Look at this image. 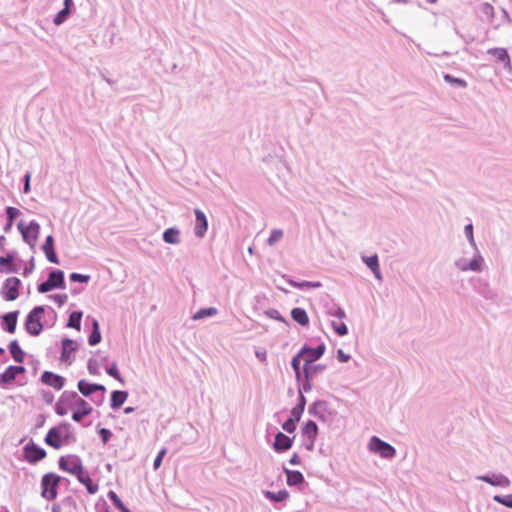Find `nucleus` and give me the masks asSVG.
Here are the masks:
<instances>
[{
  "label": "nucleus",
  "mask_w": 512,
  "mask_h": 512,
  "mask_svg": "<svg viewBox=\"0 0 512 512\" xmlns=\"http://www.w3.org/2000/svg\"><path fill=\"white\" fill-rule=\"evenodd\" d=\"M45 311L44 306L34 307L27 315L24 327L28 334L31 336H38L43 330L41 316Z\"/></svg>",
  "instance_id": "obj_1"
},
{
  "label": "nucleus",
  "mask_w": 512,
  "mask_h": 512,
  "mask_svg": "<svg viewBox=\"0 0 512 512\" xmlns=\"http://www.w3.org/2000/svg\"><path fill=\"white\" fill-rule=\"evenodd\" d=\"M19 232L22 235L23 241L27 243L30 248L34 249L40 233V225L37 221L32 220L28 225L24 221H20L17 225Z\"/></svg>",
  "instance_id": "obj_2"
},
{
  "label": "nucleus",
  "mask_w": 512,
  "mask_h": 512,
  "mask_svg": "<svg viewBox=\"0 0 512 512\" xmlns=\"http://www.w3.org/2000/svg\"><path fill=\"white\" fill-rule=\"evenodd\" d=\"M454 265L462 272L473 271L479 273L484 270V258L480 251H474L471 260L468 261L466 258L461 257L455 260Z\"/></svg>",
  "instance_id": "obj_3"
},
{
  "label": "nucleus",
  "mask_w": 512,
  "mask_h": 512,
  "mask_svg": "<svg viewBox=\"0 0 512 512\" xmlns=\"http://www.w3.org/2000/svg\"><path fill=\"white\" fill-rule=\"evenodd\" d=\"M61 477L54 473H47L42 477L41 496L47 500H54L57 497V488Z\"/></svg>",
  "instance_id": "obj_4"
},
{
  "label": "nucleus",
  "mask_w": 512,
  "mask_h": 512,
  "mask_svg": "<svg viewBox=\"0 0 512 512\" xmlns=\"http://www.w3.org/2000/svg\"><path fill=\"white\" fill-rule=\"evenodd\" d=\"M56 288H65L64 272L62 270H52L48 279L38 285L37 290L44 294Z\"/></svg>",
  "instance_id": "obj_5"
},
{
  "label": "nucleus",
  "mask_w": 512,
  "mask_h": 512,
  "mask_svg": "<svg viewBox=\"0 0 512 512\" xmlns=\"http://www.w3.org/2000/svg\"><path fill=\"white\" fill-rule=\"evenodd\" d=\"M58 465L61 470L74 476H77L84 469L82 460L77 455L61 456Z\"/></svg>",
  "instance_id": "obj_6"
},
{
  "label": "nucleus",
  "mask_w": 512,
  "mask_h": 512,
  "mask_svg": "<svg viewBox=\"0 0 512 512\" xmlns=\"http://www.w3.org/2000/svg\"><path fill=\"white\" fill-rule=\"evenodd\" d=\"M369 449L371 452L379 454L381 457L391 459L395 456L396 450L389 443L373 436L369 441Z\"/></svg>",
  "instance_id": "obj_7"
},
{
  "label": "nucleus",
  "mask_w": 512,
  "mask_h": 512,
  "mask_svg": "<svg viewBox=\"0 0 512 512\" xmlns=\"http://www.w3.org/2000/svg\"><path fill=\"white\" fill-rule=\"evenodd\" d=\"M71 428L69 423H61L59 426L49 429L45 437V443L54 449H60L63 446L62 435L63 430L67 431Z\"/></svg>",
  "instance_id": "obj_8"
},
{
  "label": "nucleus",
  "mask_w": 512,
  "mask_h": 512,
  "mask_svg": "<svg viewBox=\"0 0 512 512\" xmlns=\"http://www.w3.org/2000/svg\"><path fill=\"white\" fill-rule=\"evenodd\" d=\"M21 281L17 277H10L5 280L2 287V296L7 301H14L19 296Z\"/></svg>",
  "instance_id": "obj_9"
},
{
  "label": "nucleus",
  "mask_w": 512,
  "mask_h": 512,
  "mask_svg": "<svg viewBox=\"0 0 512 512\" xmlns=\"http://www.w3.org/2000/svg\"><path fill=\"white\" fill-rule=\"evenodd\" d=\"M325 344L321 343L315 348L308 347L304 345L300 351L299 356H302L304 360V364H312L316 360L320 359L325 352Z\"/></svg>",
  "instance_id": "obj_10"
},
{
  "label": "nucleus",
  "mask_w": 512,
  "mask_h": 512,
  "mask_svg": "<svg viewBox=\"0 0 512 512\" xmlns=\"http://www.w3.org/2000/svg\"><path fill=\"white\" fill-rule=\"evenodd\" d=\"M473 288L477 294L486 300H494L497 297L496 290L491 287L486 279L476 278L474 280Z\"/></svg>",
  "instance_id": "obj_11"
},
{
  "label": "nucleus",
  "mask_w": 512,
  "mask_h": 512,
  "mask_svg": "<svg viewBox=\"0 0 512 512\" xmlns=\"http://www.w3.org/2000/svg\"><path fill=\"white\" fill-rule=\"evenodd\" d=\"M41 382L53 389L59 391L65 385V378L61 375L55 374L51 371H44L40 378Z\"/></svg>",
  "instance_id": "obj_12"
},
{
  "label": "nucleus",
  "mask_w": 512,
  "mask_h": 512,
  "mask_svg": "<svg viewBox=\"0 0 512 512\" xmlns=\"http://www.w3.org/2000/svg\"><path fill=\"white\" fill-rule=\"evenodd\" d=\"M477 479L480 481L486 482L492 486L502 487V488H507L511 484L510 479L507 476L500 474V473L499 474L493 473V474L480 475V476H477Z\"/></svg>",
  "instance_id": "obj_13"
},
{
  "label": "nucleus",
  "mask_w": 512,
  "mask_h": 512,
  "mask_svg": "<svg viewBox=\"0 0 512 512\" xmlns=\"http://www.w3.org/2000/svg\"><path fill=\"white\" fill-rule=\"evenodd\" d=\"M25 458L30 463H36L46 457V451L34 443L24 447Z\"/></svg>",
  "instance_id": "obj_14"
},
{
  "label": "nucleus",
  "mask_w": 512,
  "mask_h": 512,
  "mask_svg": "<svg viewBox=\"0 0 512 512\" xmlns=\"http://www.w3.org/2000/svg\"><path fill=\"white\" fill-rule=\"evenodd\" d=\"M62 351H61V360L63 362L71 364L74 360L72 353L76 351L77 344L74 340L69 338H64L61 342Z\"/></svg>",
  "instance_id": "obj_15"
},
{
  "label": "nucleus",
  "mask_w": 512,
  "mask_h": 512,
  "mask_svg": "<svg viewBox=\"0 0 512 512\" xmlns=\"http://www.w3.org/2000/svg\"><path fill=\"white\" fill-rule=\"evenodd\" d=\"M75 410L72 413V419L75 422H80L82 419L88 415L91 414L93 408L89 405L87 401L84 399L78 400V403L76 404Z\"/></svg>",
  "instance_id": "obj_16"
},
{
  "label": "nucleus",
  "mask_w": 512,
  "mask_h": 512,
  "mask_svg": "<svg viewBox=\"0 0 512 512\" xmlns=\"http://www.w3.org/2000/svg\"><path fill=\"white\" fill-rule=\"evenodd\" d=\"M194 213L196 217L194 233L197 237L202 238L208 229V221L200 209H195Z\"/></svg>",
  "instance_id": "obj_17"
},
{
  "label": "nucleus",
  "mask_w": 512,
  "mask_h": 512,
  "mask_svg": "<svg viewBox=\"0 0 512 512\" xmlns=\"http://www.w3.org/2000/svg\"><path fill=\"white\" fill-rule=\"evenodd\" d=\"M293 439L282 432H278L275 435V441L273 443V448L276 452L281 453L289 450L292 447Z\"/></svg>",
  "instance_id": "obj_18"
},
{
  "label": "nucleus",
  "mask_w": 512,
  "mask_h": 512,
  "mask_svg": "<svg viewBox=\"0 0 512 512\" xmlns=\"http://www.w3.org/2000/svg\"><path fill=\"white\" fill-rule=\"evenodd\" d=\"M77 387H78V390L80 391V393L85 397H89L97 391L105 392V390H106L103 385L96 384V383H89L84 379L78 381Z\"/></svg>",
  "instance_id": "obj_19"
},
{
  "label": "nucleus",
  "mask_w": 512,
  "mask_h": 512,
  "mask_svg": "<svg viewBox=\"0 0 512 512\" xmlns=\"http://www.w3.org/2000/svg\"><path fill=\"white\" fill-rule=\"evenodd\" d=\"M19 311L8 312L1 316L2 326L5 331L12 334L16 330Z\"/></svg>",
  "instance_id": "obj_20"
},
{
  "label": "nucleus",
  "mask_w": 512,
  "mask_h": 512,
  "mask_svg": "<svg viewBox=\"0 0 512 512\" xmlns=\"http://www.w3.org/2000/svg\"><path fill=\"white\" fill-rule=\"evenodd\" d=\"M43 252L46 255V258L49 262L54 264H59L58 257L55 253L54 249V238L52 235H48L45 239V242L42 246Z\"/></svg>",
  "instance_id": "obj_21"
},
{
  "label": "nucleus",
  "mask_w": 512,
  "mask_h": 512,
  "mask_svg": "<svg viewBox=\"0 0 512 512\" xmlns=\"http://www.w3.org/2000/svg\"><path fill=\"white\" fill-rule=\"evenodd\" d=\"M19 268L14 265L13 253H8L5 257H0V272L5 274L17 273Z\"/></svg>",
  "instance_id": "obj_22"
},
{
  "label": "nucleus",
  "mask_w": 512,
  "mask_h": 512,
  "mask_svg": "<svg viewBox=\"0 0 512 512\" xmlns=\"http://www.w3.org/2000/svg\"><path fill=\"white\" fill-rule=\"evenodd\" d=\"M77 480L86 487L89 494L97 493L99 487L98 484L94 483L88 472L83 469L81 473L76 476Z\"/></svg>",
  "instance_id": "obj_23"
},
{
  "label": "nucleus",
  "mask_w": 512,
  "mask_h": 512,
  "mask_svg": "<svg viewBox=\"0 0 512 512\" xmlns=\"http://www.w3.org/2000/svg\"><path fill=\"white\" fill-rule=\"evenodd\" d=\"M488 54L493 55L496 59L504 64V68L509 72L511 71V60L506 49L504 48H491L487 51Z\"/></svg>",
  "instance_id": "obj_24"
},
{
  "label": "nucleus",
  "mask_w": 512,
  "mask_h": 512,
  "mask_svg": "<svg viewBox=\"0 0 512 512\" xmlns=\"http://www.w3.org/2000/svg\"><path fill=\"white\" fill-rule=\"evenodd\" d=\"M362 261L373 272L376 279L381 280L382 275L379 266L378 256L376 254L371 256H362Z\"/></svg>",
  "instance_id": "obj_25"
},
{
  "label": "nucleus",
  "mask_w": 512,
  "mask_h": 512,
  "mask_svg": "<svg viewBox=\"0 0 512 512\" xmlns=\"http://www.w3.org/2000/svg\"><path fill=\"white\" fill-rule=\"evenodd\" d=\"M128 397V393L122 390H115L111 393L110 406L113 410L119 409Z\"/></svg>",
  "instance_id": "obj_26"
},
{
  "label": "nucleus",
  "mask_w": 512,
  "mask_h": 512,
  "mask_svg": "<svg viewBox=\"0 0 512 512\" xmlns=\"http://www.w3.org/2000/svg\"><path fill=\"white\" fill-rule=\"evenodd\" d=\"M8 349L15 362L22 363L24 361L25 352L21 349L17 340H12Z\"/></svg>",
  "instance_id": "obj_27"
},
{
  "label": "nucleus",
  "mask_w": 512,
  "mask_h": 512,
  "mask_svg": "<svg viewBox=\"0 0 512 512\" xmlns=\"http://www.w3.org/2000/svg\"><path fill=\"white\" fill-rule=\"evenodd\" d=\"M81 399L75 391H64L58 401L65 406L74 407Z\"/></svg>",
  "instance_id": "obj_28"
},
{
  "label": "nucleus",
  "mask_w": 512,
  "mask_h": 512,
  "mask_svg": "<svg viewBox=\"0 0 512 512\" xmlns=\"http://www.w3.org/2000/svg\"><path fill=\"white\" fill-rule=\"evenodd\" d=\"M284 472L286 474L287 484L289 486H296L304 482V476L300 471L284 468Z\"/></svg>",
  "instance_id": "obj_29"
},
{
  "label": "nucleus",
  "mask_w": 512,
  "mask_h": 512,
  "mask_svg": "<svg viewBox=\"0 0 512 512\" xmlns=\"http://www.w3.org/2000/svg\"><path fill=\"white\" fill-rule=\"evenodd\" d=\"M292 319L301 326H307L309 324V317L307 312L303 308H293L291 310Z\"/></svg>",
  "instance_id": "obj_30"
},
{
  "label": "nucleus",
  "mask_w": 512,
  "mask_h": 512,
  "mask_svg": "<svg viewBox=\"0 0 512 512\" xmlns=\"http://www.w3.org/2000/svg\"><path fill=\"white\" fill-rule=\"evenodd\" d=\"M325 410H326V403L324 401H316L314 402L308 409V412L310 415L320 419H325Z\"/></svg>",
  "instance_id": "obj_31"
},
{
  "label": "nucleus",
  "mask_w": 512,
  "mask_h": 512,
  "mask_svg": "<svg viewBox=\"0 0 512 512\" xmlns=\"http://www.w3.org/2000/svg\"><path fill=\"white\" fill-rule=\"evenodd\" d=\"M301 435L303 438H317L318 435V426L312 421L308 420L305 425L302 427Z\"/></svg>",
  "instance_id": "obj_32"
},
{
  "label": "nucleus",
  "mask_w": 512,
  "mask_h": 512,
  "mask_svg": "<svg viewBox=\"0 0 512 512\" xmlns=\"http://www.w3.org/2000/svg\"><path fill=\"white\" fill-rule=\"evenodd\" d=\"M101 332L99 322L96 319L92 321V331L88 337V343L91 346H95L101 342Z\"/></svg>",
  "instance_id": "obj_33"
},
{
  "label": "nucleus",
  "mask_w": 512,
  "mask_h": 512,
  "mask_svg": "<svg viewBox=\"0 0 512 512\" xmlns=\"http://www.w3.org/2000/svg\"><path fill=\"white\" fill-rule=\"evenodd\" d=\"M326 368L325 365L322 364H304L303 374L304 378L312 379L317 373L323 371Z\"/></svg>",
  "instance_id": "obj_34"
},
{
  "label": "nucleus",
  "mask_w": 512,
  "mask_h": 512,
  "mask_svg": "<svg viewBox=\"0 0 512 512\" xmlns=\"http://www.w3.org/2000/svg\"><path fill=\"white\" fill-rule=\"evenodd\" d=\"M263 495L266 499L273 502H282L286 500L289 496V493L286 490H280L278 492L272 491H263Z\"/></svg>",
  "instance_id": "obj_35"
},
{
  "label": "nucleus",
  "mask_w": 512,
  "mask_h": 512,
  "mask_svg": "<svg viewBox=\"0 0 512 512\" xmlns=\"http://www.w3.org/2000/svg\"><path fill=\"white\" fill-rule=\"evenodd\" d=\"M289 284L292 287L298 288V289H301V290H304V289H316V288L322 287V283L319 282V281H301V282H298V281L290 280Z\"/></svg>",
  "instance_id": "obj_36"
},
{
  "label": "nucleus",
  "mask_w": 512,
  "mask_h": 512,
  "mask_svg": "<svg viewBox=\"0 0 512 512\" xmlns=\"http://www.w3.org/2000/svg\"><path fill=\"white\" fill-rule=\"evenodd\" d=\"M179 230L177 228H168L163 232V240L169 244H178L180 242L179 239Z\"/></svg>",
  "instance_id": "obj_37"
},
{
  "label": "nucleus",
  "mask_w": 512,
  "mask_h": 512,
  "mask_svg": "<svg viewBox=\"0 0 512 512\" xmlns=\"http://www.w3.org/2000/svg\"><path fill=\"white\" fill-rule=\"evenodd\" d=\"M20 214L19 209L15 207H7L6 208V216H7V223L4 226V231L9 232L12 228L14 220L17 218V216Z\"/></svg>",
  "instance_id": "obj_38"
},
{
  "label": "nucleus",
  "mask_w": 512,
  "mask_h": 512,
  "mask_svg": "<svg viewBox=\"0 0 512 512\" xmlns=\"http://www.w3.org/2000/svg\"><path fill=\"white\" fill-rule=\"evenodd\" d=\"M218 310L215 307L202 308L198 310L194 315V320H201L208 317H213L217 314Z\"/></svg>",
  "instance_id": "obj_39"
},
{
  "label": "nucleus",
  "mask_w": 512,
  "mask_h": 512,
  "mask_svg": "<svg viewBox=\"0 0 512 512\" xmlns=\"http://www.w3.org/2000/svg\"><path fill=\"white\" fill-rule=\"evenodd\" d=\"M82 315L81 311H73L69 316L67 326L80 330Z\"/></svg>",
  "instance_id": "obj_40"
},
{
  "label": "nucleus",
  "mask_w": 512,
  "mask_h": 512,
  "mask_svg": "<svg viewBox=\"0 0 512 512\" xmlns=\"http://www.w3.org/2000/svg\"><path fill=\"white\" fill-rule=\"evenodd\" d=\"M16 379V376L13 371H11V367H7L6 370L0 374V386L4 387L10 383H12Z\"/></svg>",
  "instance_id": "obj_41"
},
{
  "label": "nucleus",
  "mask_w": 512,
  "mask_h": 512,
  "mask_svg": "<svg viewBox=\"0 0 512 512\" xmlns=\"http://www.w3.org/2000/svg\"><path fill=\"white\" fill-rule=\"evenodd\" d=\"M480 13L486 17V20L491 22L494 18V7L487 2L480 4L479 6Z\"/></svg>",
  "instance_id": "obj_42"
},
{
  "label": "nucleus",
  "mask_w": 512,
  "mask_h": 512,
  "mask_svg": "<svg viewBox=\"0 0 512 512\" xmlns=\"http://www.w3.org/2000/svg\"><path fill=\"white\" fill-rule=\"evenodd\" d=\"M464 234L474 251H479L473 235V225L471 223L465 225Z\"/></svg>",
  "instance_id": "obj_43"
},
{
  "label": "nucleus",
  "mask_w": 512,
  "mask_h": 512,
  "mask_svg": "<svg viewBox=\"0 0 512 512\" xmlns=\"http://www.w3.org/2000/svg\"><path fill=\"white\" fill-rule=\"evenodd\" d=\"M71 10L64 8L61 9L54 17L53 23L57 26L63 24L69 17Z\"/></svg>",
  "instance_id": "obj_44"
},
{
  "label": "nucleus",
  "mask_w": 512,
  "mask_h": 512,
  "mask_svg": "<svg viewBox=\"0 0 512 512\" xmlns=\"http://www.w3.org/2000/svg\"><path fill=\"white\" fill-rule=\"evenodd\" d=\"M331 326L334 332L339 336H345L348 334V328L344 322L332 321Z\"/></svg>",
  "instance_id": "obj_45"
},
{
  "label": "nucleus",
  "mask_w": 512,
  "mask_h": 512,
  "mask_svg": "<svg viewBox=\"0 0 512 512\" xmlns=\"http://www.w3.org/2000/svg\"><path fill=\"white\" fill-rule=\"evenodd\" d=\"M444 81L453 85H456L461 88H465L467 86V82L464 79L456 78L451 74H444Z\"/></svg>",
  "instance_id": "obj_46"
},
{
  "label": "nucleus",
  "mask_w": 512,
  "mask_h": 512,
  "mask_svg": "<svg viewBox=\"0 0 512 512\" xmlns=\"http://www.w3.org/2000/svg\"><path fill=\"white\" fill-rule=\"evenodd\" d=\"M493 500L508 508H512V494L508 495H494Z\"/></svg>",
  "instance_id": "obj_47"
},
{
  "label": "nucleus",
  "mask_w": 512,
  "mask_h": 512,
  "mask_svg": "<svg viewBox=\"0 0 512 512\" xmlns=\"http://www.w3.org/2000/svg\"><path fill=\"white\" fill-rule=\"evenodd\" d=\"M302 356H299V352L292 358L291 366L292 369L295 372L296 378L299 380L301 377V371H300V363L302 360Z\"/></svg>",
  "instance_id": "obj_48"
},
{
  "label": "nucleus",
  "mask_w": 512,
  "mask_h": 512,
  "mask_svg": "<svg viewBox=\"0 0 512 512\" xmlns=\"http://www.w3.org/2000/svg\"><path fill=\"white\" fill-rule=\"evenodd\" d=\"M106 373L110 375L111 377L115 378L119 382L123 383V378L119 373L117 364L113 362L108 368H106Z\"/></svg>",
  "instance_id": "obj_49"
},
{
  "label": "nucleus",
  "mask_w": 512,
  "mask_h": 512,
  "mask_svg": "<svg viewBox=\"0 0 512 512\" xmlns=\"http://www.w3.org/2000/svg\"><path fill=\"white\" fill-rule=\"evenodd\" d=\"M283 236V231L281 229H273L270 233V236L267 240L269 246H273L276 242H278Z\"/></svg>",
  "instance_id": "obj_50"
},
{
  "label": "nucleus",
  "mask_w": 512,
  "mask_h": 512,
  "mask_svg": "<svg viewBox=\"0 0 512 512\" xmlns=\"http://www.w3.org/2000/svg\"><path fill=\"white\" fill-rule=\"evenodd\" d=\"M69 278L72 282H78V283H88L90 280L89 275H84V274H80V273H76V272L71 273Z\"/></svg>",
  "instance_id": "obj_51"
},
{
  "label": "nucleus",
  "mask_w": 512,
  "mask_h": 512,
  "mask_svg": "<svg viewBox=\"0 0 512 512\" xmlns=\"http://www.w3.org/2000/svg\"><path fill=\"white\" fill-rule=\"evenodd\" d=\"M108 497L120 511L125 508V505L114 491H109Z\"/></svg>",
  "instance_id": "obj_52"
},
{
  "label": "nucleus",
  "mask_w": 512,
  "mask_h": 512,
  "mask_svg": "<svg viewBox=\"0 0 512 512\" xmlns=\"http://www.w3.org/2000/svg\"><path fill=\"white\" fill-rule=\"evenodd\" d=\"M304 410H302L300 407H293L290 412L289 419L295 421L296 423L301 419V416L303 414Z\"/></svg>",
  "instance_id": "obj_53"
},
{
  "label": "nucleus",
  "mask_w": 512,
  "mask_h": 512,
  "mask_svg": "<svg viewBox=\"0 0 512 512\" xmlns=\"http://www.w3.org/2000/svg\"><path fill=\"white\" fill-rule=\"evenodd\" d=\"M165 454H166V448H162L158 452V454L155 457L154 462H153L154 470H157L161 466V463H162V460H163V457L165 456Z\"/></svg>",
  "instance_id": "obj_54"
},
{
  "label": "nucleus",
  "mask_w": 512,
  "mask_h": 512,
  "mask_svg": "<svg viewBox=\"0 0 512 512\" xmlns=\"http://www.w3.org/2000/svg\"><path fill=\"white\" fill-rule=\"evenodd\" d=\"M282 429L287 433H293L296 430V422L288 418L282 424Z\"/></svg>",
  "instance_id": "obj_55"
},
{
  "label": "nucleus",
  "mask_w": 512,
  "mask_h": 512,
  "mask_svg": "<svg viewBox=\"0 0 512 512\" xmlns=\"http://www.w3.org/2000/svg\"><path fill=\"white\" fill-rule=\"evenodd\" d=\"M98 433H99V436L104 444L108 443V441L112 437V432L106 428H101Z\"/></svg>",
  "instance_id": "obj_56"
},
{
  "label": "nucleus",
  "mask_w": 512,
  "mask_h": 512,
  "mask_svg": "<svg viewBox=\"0 0 512 512\" xmlns=\"http://www.w3.org/2000/svg\"><path fill=\"white\" fill-rule=\"evenodd\" d=\"M330 316L337 317L339 319H343L346 317L345 311L341 307L332 308L328 311Z\"/></svg>",
  "instance_id": "obj_57"
},
{
  "label": "nucleus",
  "mask_w": 512,
  "mask_h": 512,
  "mask_svg": "<svg viewBox=\"0 0 512 512\" xmlns=\"http://www.w3.org/2000/svg\"><path fill=\"white\" fill-rule=\"evenodd\" d=\"M87 369L90 374L96 375L98 374V362L96 359H89L87 364Z\"/></svg>",
  "instance_id": "obj_58"
},
{
  "label": "nucleus",
  "mask_w": 512,
  "mask_h": 512,
  "mask_svg": "<svg viewBox=\"0 0 512 512\" xmlns=\"http://www.w3.org/2000/svg\"><path fill=\"white\" fill-rule=\"evenodd\" d=\"M69 408V406H65L64 404L58 401L55 406V411L58 415L64 416L68 413Z\"/></svg>",
  "instance_id": "obj_59"
},
{
  "label": "nucleus",
  "mask_w": 512,
  "mask_h": 512,
  "mask_svg": "<svg viewBox=\"0 0 512 512\" xmlns=\"http://www.w3.org/2000/svg\"><path fill=\"white\" fill-rule=\"evenodd\" d=\"M35 268V262H34V257H32L28 263V265H26V267L24 268L23 270V276L24 277H27L28 275H30L33 270Z\"/></svg>",
  "instance_id": "obj_60"
},
{
  "label": "nucleus",
  "mask_w": 512,
  "mask_h": 512,
  "mask_svg": "<svg viewBox=\"0 0 512 512\" xmlns=\"http://www.w3.org/2000/svg\"><path fill=\"white\" fill-rule=\"evenodd\" d=\"M311 379L305 378V381L299 387V393L309 392L312 388Z\"/></svg>",
  "instance_id": "obj_61"
},
{
  "label": "nucleus",
  "mask_w": 512,
  "mask_h": 512,
  "mask_svg": "<svg viewBox=\"0 0 512 512\" xmlns=\"http://www.w3.org/2000/svg\"><path fill=\"white\" fill-rule=\"evenodd\" d=\"M51 298L58 303L59 306H62L66 303L67 301V295L66 294H55V295H52Z\"/></svg>",
  "instance_id": "obj_62"
},
{
  "label": "nucleus",
  "mask_w": 512,
  "mask_h": 512,
  "mask_svg": "<svg viewBox=\"0 0 512 512\" xmlns=\"http://www.w3.org/2000/svg\"><path fill=\"white\" fill-rule=\"evenodd\" d=\"M316 438H303V445L308 451H312L314 449Z\"/></svg>",
  "instance_id": "obj_63"
},
{
  "label": "nucleus",
  "mask_w": 512,
  "mask_h": 512,
  "mask_svg": "<svg viewBox=\"0 0 512 512\" xmlns=\"http://www.w3.org/2000/svg\"><path fill=\"white\" fill-rule=\"evenodd\" d=\"M337 359L341 362V363H346L349 361L350 359V355L349 354H346L342 349H338L337 350Z\"/></svg>",
  "instance_id": "obj_64"
}]
</instances>
